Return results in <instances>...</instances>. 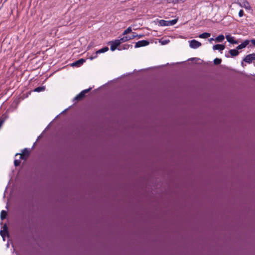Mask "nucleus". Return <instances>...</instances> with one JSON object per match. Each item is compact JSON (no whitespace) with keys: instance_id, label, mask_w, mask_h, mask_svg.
Returning <instances> with one entry per match:
<instances>
[{"instance_id":"obj_1","label":"nucleus","mask_w":255,"mask_h":255,"mask_svg":"<svg viewBox=\"0 0 255 255\" xmlns=\"http://www.w3.org/2000/svg\"><path fill=\"white\" fill-rule=\"evenodd\" d=\"M91 89L92 88H90L89 89L83 90L75 97L74 100L79 101L83 99L84 97L85 96V95L87 93H88Z\"/></svg>"},{"instance_id":"obj_2","label":"nucleus","mask_w":255,"mask_h":255,"mask_svg":"<svg viewBox=\"0 0 255 255\" xmlns=\"http://www.w3.org/2000/svg\"><path fill=\"white\" fill-rule=\"evenodd\" d=\"M189 46L191 48L196 49L201 46V43L196 40H192L191 41H189Z\"/></svg>"},{"instance_id":"obj_3","label":"nucleus","mask_w":255,"mask_h":255,"mask_svg":"<svg viewBox=\"0 0 255 255\" xmlns=\"http://www.w3.org/2000/svg\"><path fill=\"white\" fill-rule=\"evenodd\" d=\"M110 44L111 45L110 49L112 51H115L117 49L118 46H119L121 43L120 42V40L117 39L110 42Z\"/></svg>"},{"instance_id":"obj_4","label":"nucleus","mask_w":255,"mask_h":255,"mask_svg":"<svg viewBox=\"0 0 255 255\" xmlns=\"http://www.w3.org/2000/svg\"><path fill=\"white\" fill-rule=\"evenodd\" d=\"M255 60V53L247 55L244 59V61L248 63H251Z\"/></svg>"},{"instance_id":"obj_5","label":"nucleus","mask_w":255,"mask_h":255,"mask_svg":"<svg viewBox=\"0 0 255 255\" xmlns=\"http://www.w3.org/2000/svg\"><path fill=\"white\" fill-rule=\"evenodd\" d=\"M149 42L147 40H143L137 42L135 45V48H138L142 46H147L149 44Z\"/></svg>"},{"instance_id":"obj_6","label":"nucleus","mask_w":255,"mask_h":255,"mask_svg":"<svg viewBox=\"0 0 255 255\" xmlns=\"http://www.w3.org/2000/svg\"><path fill=\"white\" fill-rule=\"evenodd\" d=\"M29 154V152L27 148H25L22 152L21 154H19L20 155V158L21 159L25 160L28 157Z\"/></svg>"},{"instance_id":"obj_7","label":"nucleus","mask_w":255,"mask_h":255,"mask_svg":"<svg viewBox=\"0 0 255 255\" xmlns=\"http://www.w3.org/2000/svg\"><path fill=\"white\" fill-rule=\"evenodd\" d=\"M109 50V48L108 47H105L102 49H100L99 50H98V51H97L96 52V55L94 56V57H92L90 58V59L91 60L93 59L94 58H96L97 57V54H101V53H104V52H107V51H108Z\"/></svg>"},{"instance_id":"obj_8","label":"nucleus","mask_w":255,"mask_h":255,"mask_svg":"<svg viewBox=\"0 0 255 255\" xmlns=\"http://www.w3.org/2000/svg\"><path fill=\"white\" fill-rule=\"evenodd\" d=\"M227 40L232 44H238V41L235 40L234 37L230 34L226 35Z\"/></svg>"},{"instance_id":"obj_9","label":"nucleus","mask_w":255,"mask_h":255,"mask_svg":"<svg viewBox=\"0 0 255 255\" xmlns=\"http://www.w3.org/2000/svg\"><path fill=\"white\" fill-rule=\"evenodd\" d=\"M250 43V40H246L245 41H244L243 43H242L241 44L239 45L237 47V49L239 50L243 48H245Z\"/></svg>"},{"instance_id":"obj_10","label":"nucleus","mask_w":255,"mask_h":255,"mask_svg":"<svg viewBox=\"0 0 255 255\" xmlns=\"http://www.w3.org/2000/svg\"><path fill=\"white\" fill-rule=\"evenodd\" d=\"M213 50H218L220 51H223L225 49V46L222 44H216L213 46Z\"/></svg>"},{"instance_id":"obj_11","label":"nucleus","mask_w":255,"mask_h":255,"mask_svg":"<svg viewBox=\"0 0 255 255\" xmlns=\"http://www.w3.org/2000/svg\"><path fill=\"white\" fill-rule=\"evenodd\" d=\"M0 234L3 239H4L6 237H8L7 230L5 227H4L3 229L0 231Z\"/></svg>"},{"instance_id":"obj_12","label":"nucleus","mask_w":255,"mask_h":255,"mask_svg":"<svg viewBox=\"0 0 255 255\" xmlns=\"http://www.w3.org/2000/svg\"><path fill=\"white\" fill-rule=\"evenodd\" d=\"M85 60L83 59H80L72 64V66H79L82 65Z\"/></svg>"},{"instance_id":"obj_13","label":"nucleus","mask_w":255,"mask_h":255,"mask_svg":"<svg viewBox=\"0 0 255 255\" xmlns=\"http://www.w3.org/2000/svg\"><path fill=\"white\" fill-rule=\"evenodd\" d=\"M229 53L231 54L232 56H237L239 52L238 50L236 49H231L229 51Z\"/></svg>"},{"instance_id":"obj_14","label":"nucleus","mask_w":255,"mask_h":255,"mask_svg":"<svg viewBox=\"0 0 255 255\" xmlns=\"http://www.w3.org/2000/svg\"><path fill=\"white\" fill-rule=\"evenodd\" d=\"M119 40H120V42L122 43L131 40V38H130V36H125Z\"/></svg>"},{"instance_id":"obj_15","label":"nucleus","mask_w":255,"mask_h":255,"mask_svg":"<svg viewBox=\"0 0 255 255\" xmlns=\"http://www.w3.org/2000/svg\"><path fill=\"white\" fill-rule=\"evenodd\" d=\"M210 33L204 32L199 35V37L201 38H207L210 36Z\"/></svg>"},{"instance_id":"obj_16","label":"nucleus","mask_w":255,"mask_h":255,"mask_svg":"<svg viewBox=\"0 0 255 255\" xmlns=\"http://www.w3.org/2000/svg\"><path fill=\"white\" fill-rule=\"evenodd\" d=\"M132 45H129V44H124L123 45H122L119 49V50H127V49H128L129 47L130 48H132Z\"/></svg>"},{"instance_id":"obj_17","label":"nucleus","mask_w":255,"mask_h":255,"mask_svg":"<svg viewBox=\"0 0 255 255\" xmlns=\"http://www.w3.org/2000/svg\"><path fill=\"white\" fill-rule=\"evenodd\" d=\"M159 24L160 26H168V21L165 20H160Z\"/></svg>"},{"instance_id":"obj_18","label":"nucleus","mask_w":255,"mask_h":255,"mask_svg":"<svg viewBox=\"0 0 255 255\" xmlns=\"http://www.w3.org/2000/svg\"><path fill=\"white\" fill-rule=\"evenodd\" d=\"M224 38L225 37L223 35H220L216 38L215 40L216 41L220 42H222L224 39Z\"/></svg>"},{"instance_id":"obj_19","label":"nucleus","mask_w":255,"mask_h":255,"mask_svg":"<svg viewBox=\"0 0 255 255\" xmlns=\"http://www.w3.org/2000/svg\"><path fill=\"white\" fill-rule=\"evenodd\" d=\"M7 216V212L4 210L1 211L0 213V218L1 220L4 219Z\"/></svg>"},{"instance_id":"obj_20","label":"nucleus","mask_w":255,"mask_h":255,"mask_svg":"<svg viewBox=\"0 0 255 255\" xmlns=\"http://www.w3.org/2000/svg\"><path fill=\"white\" fill-rule=\"evenodd\" d=\"M132 31V29H131V27L130 26L128 27L126 30H125L123 34L124 35H127V34L130 33V32H131Z\"/></svg>"},{"instance_id":"obj_21","label":"nucleus","mask_w":255,"mask_h":255,"mask_svg":"<svg viewBox=\"0 0 255 255\" xmlns=\"http://www.w3.org/2000/svg\"><path fill=\"white\" fill-rule=\"evenodd\" d=\"M45 90L44 87H38L34 89L35 92H39Z\"/></svg>"},{"instance_id":"obj_22","label":"nucleus","mask_w":255,"mask_h":255,"mask_svg":"<svg viewBox=\"0 0 255 255\" xmlns=\"http://www.w3.org/2000/svg\"><path fill=\"white\" fill-rule=\"evenodd\" d=\"M177 21V19H173L172 20H168V26L169 25H173L174 24H175Z\"/></svg>"},{"instance_id":"obj_23","label":"nucleus","mask_w":255,"mask_h":255,"mask_svg":"<svg viewBox=\"0 0 255 255\" xmlns=\"http://www.w3.org/2000/svg\"><path fill=\"white\" fill-rule=\"evenodd\" d=\"M170 42V40L169 39H165V40H161L159 41V42L162 45H165L168 44Z\"/></svg>"},{"instance_id":"obj_24","label":"nucleus","mask_w":255,"mask_h":255,"mask_svg":"<svg viewBox=\"0 0 255 255\" xmlns=\"http://www.w3.org/2000/svg\"><path fill=\"white\" fill-rule=\"evenodd\" d=\"M222 60L219 58H215L214 60V63L215 65H218L221 63Z\"/></svg>"},{"instance_id":"obj_25","label":"nucleus","mask_w":255,"mask_h":255,"mask_svg":"<svg viewBox=\"0 0 255 255\" xmlns=\"http://www.w3.org/2000/svg\"><path fill=\"white\" fill-rule=\"evenodd\" d=\"M14 165L15 166H17L19 165V164L20 163V161L19 160H15L14 161Z\"/></svg>"},{"instance_id":"obj_26","label":"nucleus","mask_w":255,"mask_h":255,"mask_svg":"<svg viewBox=\"0 0 255 255\" xmlns=\"http://www.w3.org/2000/svg\"><path fill=\"white\" fill-rule=\"evenodd\" d=\"M137 36H138V35L135 34V33L134 32H133V34L131 36H130V38H131V40Z\"/></svg>"},{"instance_id":"obj_27","label":"nucleus","mask_w":255,"mask_h":255,"mask_svg":"<svg viewBox=\"0 0 255 255\" xmlns=\"http://www.w3.org/2000/svg\"><path fill=\"white\" fill-rule=\"evenodd\" d=\"M244 14V10L243 9H241L239 12V16L240 17L243 16Z\"/></svg>"},{"instance_id":"obj_28","label":"nucleus","mask_w":255,"mask_h":255,"mask_svg":"<svg viewBox=\"0 0 255 255\" xmlns=\"http://www.w3.org/2000/svg\"><path fill=\"white\" fill-rule=\"evenodd\" d=\"M3 122H4L3 120L0 119V128H1Z\"/></svg>"},{"instance_id":"obj_29","label":"nucleus","mask_w":255,"mask_h":255,"mask_svg":"<svg viewBox=\"0 0 255 255\" xmlns=\"http://www.w3.org/2000/svg\"><path fill=\"white\" fill-rule=\"evenodd\" d=\"M252 44L255 46V39H253L250 41Z\"/></svg>"},{"instance_id":"obj_30","label":"nucleus","mask_w":255,"mask_h":255,"mask_svg":"<svg viewBox=\"0 0 255 255\" xmlns=\"http://www.w3.org/2000/svg\"><path fill=\"white\" fill-rule=\"evenodd\" d=\"M142 36H143L142 35H138L137 37H138V38H141V37H142Z\"/></svg>"},{"instance_id":"obj_31","label":"nucleus","mask_w":255,"mask_h":255,"mask_svg":"<svg viewBox=\"0 0 255 255\" xmlns=\"http://www.w3.org/2000/svg\"><path fill=\"white\" fill-rule=\"evenodd\" d=\"M214 40V39H213V38H210V39H209V40H210V41H211L212 40Z\"/></svg>"}]
</instances>
